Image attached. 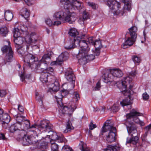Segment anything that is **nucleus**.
<instances>
[{"label": "nucleus", "instance_id": "obj_60", "mask_svg": "<svg viewBox=\"0 0 151 151\" xmlns=\"http://www.w3.org/2000/svg\"><path fill=\"white\" fill-rule=\"evenodd\" d=\"M25 75L26 74L24 73H22L20 75V77L22 81H23L27 77Z\"/></svg>", "mask_w": 151, "mask_h": 151}, {"label": "nucleus", "instance_id": "obj_48", "mask_svg": "<svg viewBox=\"0 0 151 151\" xmlns=\"http://www.w3.org/2000/svg\"><path fill=\"white\" fill-rule=\"evenodd\" d=\"M39 147L42 150H44L47 147V143L46 142H42L40 144Z\"/></svg>", "mask_w": 151, "mask_h": 151}, {"label": "nucleus", "instance_id": "obj_12", "mask_svg": "<svg viewBox=\"0 0 151 151\" xmlns=\"http://www.w3.org/2000/svg\"><path fill=\"white\" fill-rule=\"evenodd\" d=\"M35 57L31 54H27L25 57L24 61L25 65L29 68H32L35 65L34 62L35 61Z\"/></svg>", "mask_w": 151, "mask_h": 151}, {"label": "nucleus", "instance_id": "obj_5", "mask_svg": "<svg viewBox=\"0 0 151 151\" xmlns=\"http://www.w3.org/2000/svg\"><path fill=\"white\" fill-rule=\"evenodd\" d=\"M62 86L63 90L61 91V93L58 95L55 96L58 106L60 107H62L63 106L61 101L62 98L68 94L69 91L73 88H72V86H68L67 83L63 84Z\"/></svg>", "mask_w": 151, "mask_h": 151}, {"label": "nucleus", "instance_id": "obj_1", "mask_svg": "<svg viewBox=\"0 0 151 151\" xmlns=\"http://www.w3.org/2000/svg\"><path fill=\"white\" fill-rule=\"evenodd\" d=\"M55 20H60L62 22H67L70 24H73L76 19V14L74 12H70L68 10L66 12L63 11L55 13L53 16Z\"/></svg>", "mask_w": 151, "mask_h": 151}, {"label": "nucleus", "instance_id": "obj_24", "mask_svg": "<svg viewBox=\"0 0 151 151\" xmlns=\"http://www.w3.org/2000/svg\"><path fill=\"white\" fill-rule=\"evenodd\" d=\"M0 120L2 122V124H8L10 120V117L7 113H4L0 116Z\"/></svg>", "mask_w": 151, "mask_h": 151}, {"label": "nucleus", "instance_id": "obj_30", "mask_svg": "<svg viewBox=\"0 0 151 151\" xmlns=\"http://www.w3.org/2000/svg\"><path fill=\"white\" fill-rule=\"evenodd\" d=\"M68 34L70 36L73 37V39L76 37H78L80 36H78L79 33L76 29L74 28H71L70 29V31L68 32Z\"/></svg>", "mask_w": 151, "mask_h": 151}, {"label": "nucleus", "instance_id": "obj_31", "mask_svg": "<svg viewBox=\"0 0 151 151\" xmlns=\"http://www.w3.org/2000/svg\"><path fill=\"white\" fill-rule=\"evenodd\" d=\"M25 117L24 116H21L20 114H18L15 115L14 118L18 124L20 125L22 124V123L24 119L25 120Z\"/></svg>", "mask_w": 151, "mask_h": 151}, {"label": "nucleus", "instance_id": "obj_26", "mask_svg": "<svg viewBox=\"0 0 151 151\" xmlns=\"http://www.w3.org/2000/svg\"><path fill=\"white\" fill-rule=\"evenodd\" d=\"M13 57V51H10L7 54L4 59L3 63L5 64L7 62H10L12 61Z\"/></svg>", "mask_w": 151, "mask_h": 151}, {"label": "nucleus", "instance_id": "obj_59", "mask_svg": "<svg viewBox=\"0 0 151 151\" xmlns=\"http://www.w3.org/2000/svg\"><path fill=\"white\" fill-rule=\"evenodd\" d=\"M45 22L49 26H51L53 24L52 22L50 19H47L45 20Z\"/></svg>", "mask_w": 151, "mask_h": 151}, {"label": "nucleus", "instance_id": "obj_56", "mask_svg": "<svg viewBox=\"0 0 151 151\" xmlns=\"http://www.w3.org/2000/svg\"><path fill=\"white\" fill-rule=\"evenodd\" d=\"M88 4L89 6L92 7L93 9H96L97 7V5L93 2H88Z\"/></svg>", "mask_w": 151, "mask_h": 151}, {"label": "nucleus", "instance_id": "obj_52", "mask_svg": "<svg viewBox=\"0 0 151 151\" xmlns=\"http://www.w3.org/2000/svg\"><path fill=\"white\" fill-rule=\"evenodd\" d=\"M17 132H18L20 134V135H21L22 136H24V137H22V142H23V138L25 136H27V135H25V131L22 129H21L20 130L19 128V130Z\"/></svg>", "mask_w": 151, "mask_h": 151}, {"label": "nucleus", "instance_id": "obj_42", "mask_svg": "<svg viewBox=\"0 0 151 151\" xmlns=\"http://www.w3.org/2000/svg\"><path fill=\"white\" fill-rule=\"evenodd\" d=\"M48 74L47 73H44L42 74L40 76V80L43 83H46L48 81L47 77Z\"/></svg>", "mask_w": 151, "mask_h": 151}, {"label": "nucleus", "instance_id": "obj_6", "mask_svg": "<svg viewBox=\"0 0 151 151\" xmlns=\"http://www.w3.org/2000/svg\"><path fill=\"white\" fill-rule=\"evenodd\" d=\"M136 74L135 72H132L130 73L128 76L124 78L125 80L122 81L117 82L116 84L118 88L120 89L121 92L125 95V93L127 91L126 89L127 85L126 84L127 82L128 81L129 82L132 81V78L134 77Z\"/></svg>", "mask_w": 151, "mask_h": 151}, {"label": "nucleus", "instance_id": "obj_9", "mask_svg": "<svg viewBox=\"0 0 151 151\" xmlns=\"http://www.w3.org/2000/svg\"><path fill=\"white\" fill-rule=\"evenodd\" d=\"M65 77L68 81L71 82L68 83H67L68 86H71L72 88H74L75 86V77L72 69L69 68L66 70Z\"/></svg>", "mask_w": 151, "mask_h": 151}, {"label": "nucleus", "instance_id": "obj_20", "mask_svg": "<svg viewBox=\"0 0 151 151\" xmlns=\"http://www.w3.org/2000/svg\"><path fill=\"white\" fill-rule=\"evenodd\" d=\"M95 47V50H93V52L96 56H98L100 54V49L102 47L101 43L99 40H96L93 42V45Z\"/></svg>", "mask_w": 151, "mask_h": 151}, {"label": "nucleus", "instance_id": "obj_49", "mask_svg": "<svg viewBox=\"0 0 151 151\" xmlns=\"http://www.w3.org/2000/svg\"><path fill=\"white\" fill-rule=\"evenodd\" d=\"M120 104L122 106H124L126 105H129L131 104V103L128 99H124L121 102Z\"/></svg>", "mask_w": 151, "mask_h": 151}, {"label": "nucleus", "instance_id": "obj_4", "mask_svg": "<svg viewBox=\"0 0 151 151\" xmlns=\"http://www.w3.org/2000/svg\"><path fill=\"white\" fill-rule=\"evenodd\" d=\"M89 50V48H87L86 50H82L79 51L77 55V58L80 64L84 65L86 64L88 61H91L94 59L95 55H96L94 53V55H88V52Z\"/></svg>", "mask_w": 151, "mask_h": 151}, {"label": "nucleus", "instance_id": "obj_36", "mask_svg": "<svg viewBox=\"0 0 151 151\" xmlns=\"http://www.w3.org/2000/svg\"><path fill=\"white\" fill-rule=\"evenodd\" d=\"M21 12L22 15L24 17L25 19L28 18L29 16V12L27 8L22 9Z\"/></svg>", "mask_w": 151, "mask_h": 151}, {"label": "nucleus", "instance_id": "obj_22", "mask_svg": "<svg viewBox=\"0 0 151 151\" xmlns=\"http://www.w3.org/2000/svg\"><path fill=\"white\" fill-rule=\"evenodd\" d=\"M34 34H35V33H32L30 36H26L24 41L27 44H30L32 43H35L37 41V40L35 38L36 36H34Z\"/></svg>", "mask_w": 151, "mask_h": 151}, {"label": "nucleus", "instance_id": "obj_10", "mask_svg": "<svg viewBox=\"0 0 151 151\" xmlns=\"http://www.w3.org/2000/svg\"><path fill=\"white\" fill-rule=\"evenodd\" d=\"M143 114L137 111L135 109H132L129 113L126 114V116L127 119L128 120L133 119V120L136 123L138 124L139 122V119L137 118L138 116H142Z\"/></svg>", "mask_w": 151, "mask_h": 151}, {"label": "nucleus", "instance_id": "obj_62", "mask_svg": "<svg viewBox=\"0 0 151 151\" xmlns=\"http://www.w3.org/2000/svg\"><path fill=\"white\" fill-rule=\"evenodd\" d=\"M143 98L144 100H147L149 99V95L146 93H144L142 95Z\"/></svg>", "mask_w": 151, "mask_h": 151}, {"label": "nucleus", "instance_id": "obj_45", "mask_svg": "<svg viewBox=\"0 0 151 151\" xmlns=\"http://www.w3.org/2000/svg\"><path fill=\"white\" fill-rule=\"evenodd\" d=\"M17 49V52L22 56H23L25 54V50H24L23 47V45L19 46L18 47H16Z\"/></svg>", "mask_w": 151, "mask_h": 151}, {"label": "nucleus", "instance_id": "obj_17", "mask_svg": "<svg viewBox=\"0 0 151 151\" xmlns=\"http://www.w3.org/2000/svg\"><path fill=\"white\" fill-rule=\"evenodd\" d=\"M38 128L40 130L44 129L45 131L50 130L51 129V124L48 121L45 120L42 121L38 125Z\"/></svg>", "mask_w": 151, "mask_h": 151}, {"label": "nucleus", "instance_id": "obj_57", "mask_svg": "<svg viewBox=\"0 0 151 151\" xmlns=\"http://www.w3.org/2000/svg\"><path fill=\"white\" fill-rule=\"evenodd\" d=\"M89 129L91 130H92L96 127V126L95 124H93L92 121L90 123L89 125Z\"/></svg>", "mask_w": 151, "mask_h": 151}, {"label": "nucleus", "instance_id": "obj_28", "mask_svg": "<svg viewBox=\"0 0 151 151\" xmlns=\"http://www.w3.org/2000/svg\"><path fill=\"white\" fill-rule=\"evenodd\" d=\"M74 129V127L72 126L71 122L70 120H68L67 122L66 129L64 130L63 132L64 133L70 132Z\"/></svg>", "mask_w": 151, "mask_h": 151}, {"label": "nucleus", "instance_id": "obj_2", "mask_svg": "<svg viewBox=\"0 0 151 151\" xmlns=\"http://www.w3.org/2000/svg\"><path fill=\"white\" fill-rule=\"evenodd\" d=\"M86 37L85 34H82L80 36L78 37H76L74 39V42H73L72 40H70L69 42L67 43V45L65 48L67 49H70L73 48L79 45L80 49L79 51L81 50H86L87 48H89L88 47V45L86 41L85 40H82V39H85Z\"/></svg>", "mask_w": 151, "mask_h": 151}, {"label": "nucleus", "instance_id": "obj_63", "mask_svg": "<svg viewBox=\"0 0 151 151\" xmlns=\"http://www.w3.org/2000/svg\"><path fill=\"white\" fill-rule=\"evenodd\" d=\"M6 91L1 90L0 91V97H3L6 94Z\"/></svg>", "mask_w": 151, "mask_h": 151}, {"label": "nucleus", "instance_id": "obj_25", "mask_svg": "<svg viewBox=\"0 0 151 151\" xmlns=\"http://www.w3.org/2000/svg\"><path fill=\"white\" fill-rule=\"evenodd\" d=\"M52 53L51 52H50L47 54H45L40 60L43 63H46L47 65V64L49 63L51 61V57Z\"/></svg>", "mask_w": 151, "mask_h": 151}, {"label": "nucleus", "instance_id": "obj_11", "mask_svg": "<svg viewBox=\"0 0 151 151\" xmlns=\"http://www.w3.org/2000/svg\"><path fill=\"white\" fill-rule=\"evenodd\" d=\"M126 125L128 134L132 136L137 135V127L132 122L129 123L128 122H126Z\"/></svg>", "mask_w": 151, "mask_h": 151}, {"label": "nucleus", "instance_id": "obj_33", "mask_svg": "<svg viewBox=\"0 0 151 151\" xmlns=\"http://www.w3.org/2000/svg\"><path fill=\"white\" fill-rule=\"evenodd\" d=\"M47 131L49 133V137L51 140L55 141L57 140L58 138V136L57 133L55 132L51 131V130H48Z\"/></svg>", "mask_w": 151, "mask_h": 151}, {"label": "nucleus", "instance_id": "obj_46", "mask_svg": "<svg viewBox=\"0 0 151 151\" xmlns=\"http://www.w3.org/2000/svg\"><path fill=\"white\" fill-rule=\"evenodd\" d=\"M73 9H77L81 6V3L80 2L77 0H74L73 3Z\"/></svg>", "mask_w": 151, "mask_h": 151}, {"label": "nucleus", "instance_id": "obj_40", "mask_svg": "<svg viewBox=\"0 0 151 151\" xmlns=\"http://www.w3.org/2000/svg\"><path fill=\"white\" fill-rule=\"evenodd\" d=\"M79 146L82 151H90V149L86 147V145L83 142H81Z\"/></svg>", "mask_w": 151, "mask_h": 151}, {"label": "nucleus", "instance_id": "obj_14", "mask_svg": "<svg viewBox=\"0 0 151 151\" xmlns=\"http://www.w3.org/2000/svg\"><path fill=\"white\" fill-rule=\"evenodd\" d=\"M35 70L37 73H45L47 65L46 63H43L40 60L37 63H35ZM34 67H33V68Z\"/></svg>", "mask_w": 151, "mask_h": 151}, {"label": "nucleus", "instance_id": "obj_61", "mask_svg": "<svg viewBox=\"0 0 151 151\" xmlns=\"http://www.w3.org/2000/svg\"><path fill=\"white\" fill-rule=\"evenodd\" d=\"M74 95L73 99L75 100V101H77L80 99L79 95L77 92H75L74 93Z\"/></svg>", "mask_w": 151, "mask_h": 151}, {"label": "nucleus", "instance_id": "obj_21", "mask_svg": "<svg viewBox=\"0 0 151 151\" xmlns=\"http://www.w3.org/2000/svg\"><path fill=\"white\" fill-rule=\"evenodd\" d=\"M136 39V38H134L132 36H131L130 37H128L127 40L122 45V48L125 49L128 47V46L132 45L134 42H135Z\"/></svg>", "mask_w": 151, "mask_h": 151}, {"label": "nucleus", "instance_id": "obj_16", "mask_svg": "<svg viewBox=\"0 0 151 151\" xmlns=\"http://www.w3.org/2000/svg\"><path fill=\"white\" fill-rule=\"evenodd\" d=\"M68 53L67 52H65L62 53L59 55L56 60L52 62L51 64L52 65H60V63L67 60L68 57Z\"/></svg>", "mask_w": 151, "mask_h": 151}, {"label": "nucleus", "instance_id": "obj_15", "mask_svg": "<svg viewBox=\"0 0 151 151\" xmlns=\"http://www.w3.org/2000/svg\"><path fill=\"white\" fill-rule=\"evenodd\" d=\"M68 53L67 52H65L62 53L59 55L56 60L52 62L51 64L52 65H60V63L67 60L68 57Z\"/></svg>", "mask_w": 151, "mask_h": 151}, {"label": "nucleus", "instance_id": "obj_32", "mask_svg": "<svg viewBox=\"0 0 151 151\" xmlns=\"http://www.w3.org/2000/svg\"><path fill=\"white\" fill-rule=\"evenodd\" d=\"M35 97L36 100H38L40 103V104L41 106V108L43 107L42 105V101L43 100L44 95L38 92H36L35 93Z\"/></svg>", "mask_w": 151, "mask_h": 151}, {"label": "nucleus", "instance_id": "obj_43", "mask_svg": "<svg viewBox=\"0 0 151 151\" xmlns=\"http://www.w3.org/2000/svg\"><path fill=\"white\" fill-rule=\"evenodd\" d=\"M8 32V30L7 28L6 27L0 28V33L3 36H5Z\"/></svg>", "mask_w": 151, "mask_h": 151}, {"label": "nucleus", "instance_id": "obj_13", "mask_svg": "<svg viewBox=\"0 0 151 151\" xmlns=\"http://www.w3.org/2000/svg\"><path fill=\"white\" fill-rule=\"evenodd\" d=\"M77 107L76 104L73 103L69 107L63 106L62 107H61L60 109L62 110L63 114H67L70 116Z\"/></svg>", "mask_w": 151, "mask_h": 151}, {"label": "nucleus", "instance_id": "obj_53", "mask_svg": "<svg viewBox=\"0 0 151 151\" xmlns=\"http://www.w3.org/2000/svg\"><path fill=\"white\" fill-rule=\"evenodd\" d=\"M111 109L113 112H116L119 110V106L116 104L114 105L111 107Z\"/></svg>", "mask_w": 151, "mask_h": 151}, {"label": "nucleus", "instance_id": "obj_8", "mask_svg": "<svg viewBox=\"0 0 151 151\" xmlns=\"http://www.w3.org/2000/svg\"><path fill=\"white\" fill-rule=\"evenodd\" d=\"M33 133L31 134L30 135H27V136H25L23 138V142L22 144L24 145H28L31 144L36 143L37 141L36 139L38 135L36 132L33 131Z\"/></svg>", "mask_w": 151, "mask_h": 151}, {"label": "nucleus", "instance_id": "obj_35", "mask_svg": "<svg viewBox=\"0 0 151 151\" xmlns=\"http://www.w3.org/2000/svg\"><path fill=\"white\" fill-rule=\"evenodd\" d=\"M120 147L119 146H112L109 145L105 149V150L108 151H117L119 150Z\"/></svg>", "mask_w": 151, "mask_h": 151}, {"label": "nucleus", "instance_id": "obj_55", "mask_svg": "<svg viewBox=\"0 0 151 151\" xmlns=\"http://www.w3.org/2000/svg\"><path fill=\"white\" fill-rule=\"evenodd\" d=\"M132 59L135 63H139L140 62L141 60L140 58H138L137 56H133Z\"/></svg>", "mask_w": 151, "mask_h": 151}, {"label": "nucleus", "instance_id": "obj_51", "mask_svg": "<svg viewBox=\"0 0 151 151\" xmlns=\"http://www.w3.org/2000/svg\"><path fill=\"white\" fill-rule=\"evenodd\" d=\"M101 87V83L100 81H99L96 84L95 87L92 88V90L93 91H96L100 90Z\"/></svg>", "mask_w": 151, "mask_h": 151}, {"label": "nucleus", "instance_id": "obj_27", "mask_svg": "<svg viewBox=\"0 0 151 151\" xmlns=\"http://www.w3.org/2000/svg\"><path fill=\"white\" fill-rule=\"evenodd\" d=\"M132 137L131 138H127L126 143H132L133 144L135 145L138 142L139 138L137 135Z\"/></svg>", "mask_w": 151, "mask_h": 151}, {"label": "nucleus", "instance_id": "obj_39", "mask_svg": "<svg viewBox=\"0 0 151 151\" xmlns=\"http://www.w3.org/2000/svg\"><path fill=\"white\" fill-rule=\"evenodd\" d=\"M51 88L53 91L56 92L59 89V83L57 81H55L51 85Z\"/></svg>", "mask_w": 151, "mask_h": 151}, {"label": "nucleus", "instance_id": "obj_7", "mask_svg": "<svg viewBox=\"0 0 151 151\" xmlns=\"http://www.w3.org/2000/svg\"><path fill=\"white\" fill-rule=\"evenodd\" d=\"M123 73L122 71L119 69L111 70L110 73H109L107 78H105L104 82L106 83L112 82L114 77L120 78L122 76Z\"/></svg>", "mask_w": 151, "mask_h": 151}, {"label": "nucleus", "instance_id": "obj_3", "mask_svg": "<svg viewBox=\"0 0 151 151\" xmlns=\"http://www.w3.org/2000/svg\"><path fill=\"white\" fill-rule=\"evenodd\" d=\"M109 121H107L104 124L101 129V135H103V133L109 131L106 135V139L108 142H111L115 140V132L116 129L114 127L109 124Z\"/></svg>", "mask_w": 151, "mask_h": 151}, {"label": "nucleus", "instance_id": "obj_47", "mask_svg": "<svg viewBox=\"0 0 151 151\" xmlns=\"http://www.w3.org/2000/svg\"><path fill=\"white\" fill-rule=\"evenodd\" d=\"M88 17V15L87 14V13L86 12L84 11L83 12V18H80L79 20V22H81L82 21L83 22V23H84V20H86Z\"/></svg>", "mask_w": 151, "mask_h": 151}, {"label": "nucleus", "instance_id": "obj_37", "mask_svg": "<svg viewBox=\"0 0 151 151\" xmlns=\"http://www.w3.org/2000/svg\"><path fill=\"white\" fill-rule=\"evenodd\" d=\"M137 31V28L135 26H134L129 29V33L130 36L134 37V38H136L137 35L136 32Z\"/></svg>", "mask_w": 151, "mask_h": 151}, {"label": "nucleus", "instance_id": "obj_34", "mask_svg": "<svg viewBox=\"0 0 151 151\" xmlns=\"http://www.w3.org/2000/svg\"><path fill=\"white\" fill-rule=\"evenodd\" d=\"M8 42L9 46L5 45L1 48V51L3 53H6L8 52H10V51H13L11 47L9 46L10 44V42L8 41Z\"/></svg>", "mask_w": 151, "mask_h": 151}, {"label": "nucleus", "instance_id": "obj_44", "mask_svg": "<svg viewBox=\"0 0 151 151\" xmlns=\"http://www.w3.org/2000/svg\"><path fill=\"white\" fill-rule=\"evenodd\" d=\"M13 34L14 38L20 37V33L19 29L18 28H14V29Z\"/></svg>", "mask_w": 151, "mask_h": 151}, {"label": "nucleus", "instance_id": "obj_54", "mask_svg": "<svg viewBox=\"0 0 151 151\" xmlns=\"http://www.w3.org/2000/svg\"><path fill=\"white\" fill-rule=\"evenodd\" d=\"M62 151H73L71 148L68 145L63 146L62 148Z\"/></svg>", "mask_w": 151, "mask_h": 151}, {"label": "nucleus", "instance_id": "obj_38", "mask_svg": "<svg viewBox=\"0 0 151 151\" xmlns=\"http://www.w3.org/2000/svg\"><path fill=\"white\" fill-rule=\"evenodd\" d=\"M21 125H22L24 129H29L30 127L29 121V120L27 119L26 118L25 120H24L22 123V124Z\"/></svg>", "mask_w": 151, "mask_h": 151}, {"label": "nucleus", "instance_id": "obj_41", "mask_svg": "<svg viewBox=\"0 0 151 151\" xmlns=\"http://www.w3.org/2000/svg\"><path fill=\"white\" fill-rule=\"evenodd\" d=\"M9 130L12 133L17 132L19 130V128L18 127L17 124H16L12 125L9 128Z\"/></svg>", "mask_w": 151, "mask_h": 151}, {"label": "nucleus", "instance_id": "obj_58", "mask_svg": "<svg viewBox=\"0 0 151 151\" xmlns=\"http://www.w3.org/2000/svg\"><path fill=\"white\" fill-rule=\"evenodd\" d=\"M45 71V72L46 73H50V72H53L54 71V69L51 67H49L48 68L47 67V69Z\"/></svg>", "mask_w": 151, "mask_h": 151}, {"label": "nucleus", "instance_id": "obj_18", "mask_svg": "<svg viewBox=\"0 0 151 151\" xmlns=\"http://www.w3.org/2000/svg\"><path fill=\"white\" fill-rule=\"evenodd\" d=\"M74 0H60V2L64 5L65 9L68 10L73 9Z\"/></svg>", "mask_w": 151, "mask_h": 151}, {"label": "nucleus", "instance_id": "obj_29", "mask_svg": "<svg viewBox=\"0 0 151 151\" xmlns=\"http://www.w3.org/2000/svg\"><path fill=\"white\" fill-rule=\"evenodd\" d=\"M13 17L12 13L9 10L5 11L4 17L6 21H10L12 20Z\"/></svg>", "mask_w": 151, "mask_h": 151}, {"label": "nucleus", "instance_id": "obj_64", "mask_svg": "<svg viewBox=\"0 0 151 151\" xmlns=\"http://www.w3.org/2000/svg\"><path fill=\"white\" fill-rule=\"evenodd\" d=\"M87 42H88L90 43H91L92 45H93V42H95L93 39V37H90L88 38V41Z\"/></svg>", "mask_w": 151, "mask_h": 151}, {"label": "nucleus", "instance_id": "obj_19", "mask_svg": "<svg viewBox=\"0 0 151 151\" xmlns=\"http://www.w3.org/2000/svg\"><path fill=\"white\" fill-rule=\"evenodd\" d=\"M145 129L147 130V132L143 135L141 138L142 140V144L143 145L146 144L148 145L150 144L149 141L147 138V133L151 131V124L145 127Z\"/></svg>", "mask_w": 151, "mask_h": 151}, {"label": "nucleus", "instance_id": "obj_50", "mask_svg": "<svg viewBox=\"0 0 151 151\" xmlns=\"http://www.w3.org/2000/svg\"><path fill=\"white\" fill-rule=\"evenodd\" d=\"M51 151H58V145L57 144H54L51 145Z\"/></svg>", "mask_w": 151, "mask_h": 151}, {"label": "nucleus", "instance_id": "obj_23", "mask_svg": "<svg viewBox=\"0 0 151 151\" xmlns=\"http://www.w3.org/2000/svg\"><path fill=\"white\" fill-rule=\"evenodd\" d=\"M25 40L24 38L21 37H19L16 38H14V40L15 44L16 47H18L21 46H22V44Z\"/></svg>", "mask_w": 151, "mask_h": 151}]
</instances>
